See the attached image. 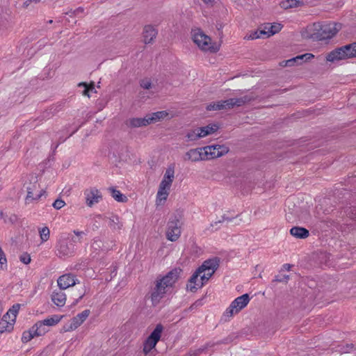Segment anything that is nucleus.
<instances>
[{
    "label": "nucleus",
    "instance_id": "f257e3e1",
    "mask_svg": "<svg viewBox=\"0 0 356 356\" xmlns=\"http://www.w3.org/2000/svg\"><path fill=\"white\" fill-rule=\"evenodd\" d=\"M219 266V259L216 257L204 261L191 277L187 288L195 291L202 288L214 274Z\"/></svg>",
    "mask_w": 356,
    "mask_h": 356
},
{
    "label": "nucleus",
    "instance_id": "f03ea898",
    "mask_svg": "<svg viewBox=\"0 0 356 356\" xmlns=\"http://www.w3.org/2000/svg\"><path fill=\"white\" fill-rule=\"evenodd\" d=\"M341 28L340 24L329 23L323 24L320 22L308 25L302 32L303 38L314 40H323L334 37Z\"/></svg>",
    "mask_w": 356,
    "mask_h": 356
},
{
    "label": "nucleus",
    "instance_id": "7ed1b4c3",
    "mask_svg": "<svg viewBox=\"0 0 356 356\" xmlns=\"http://www.w3.org/2000/svg\"><path fill=\"white\" fill-rule=\"evenodd\" d=\"M179 275V270L174 269L170 271L162 278L158 280L156 286L152 293V301L154 304H157L163 298L177 281Z\"/></svg>",
    "mask_w": 356,
    "mask_h": 356
},
{
    "label": "nucleus",
    "instance_id": "20e7f679",
    "mask_svg": "<svg viewBox=\"0 0 356 356\" xmlns=\"http://www.w3.org/2000/svg\"><path fill=\"white\" fill-rule=\"evenodd\" d=\"M175 166L173 165H169L165 170L156 195L155 204L156 206H163L168 200L175 178Z\"/></svg>",
    "mask_w": 356,
    "mask_h": 356
},
{
    "label": "nucleus",
    "instance_id": "39448f33",
    "mask_svg": "<svg viewBox=\"0 0 356 356\" xmlns=\"http://www.w3.org/2000/svg\"><path fill=\"white\" fill-rule=\"evenodd\" d=\"M191 38L193 42L203 51L216 53L220 49V44L213 41L209 35L200 29L192 31Z\"/></svg>",
    "mask_w": 356,
    "mask_h": 356
},
{
    "label": "nucleus",
    "instance_id": "423d86ee",
    "mask_svg": "<svg viewBox=\"0 0 356 356\" xmlns=\"http://www.w3.org/2000/svg\"><path fill=\"white\" fill-rule=\"evenodd\" d=\"M356 58V42L337 48L329 52L325 58L331 63Z\"/></svg>",
    "mask_w": 356,
    "mask_h": 356
},
{
    "label": "nucleus",
    "instance_id": "0eeeda50",
    "mask_svg": "<svg viewBox=\"0 0 356 356\" xmlns=\"http://www.w3.org/2000/svg\"><path fill=\"white\" fill-rule=\"evenodd\" d=\"M250 99L247 97L241 98H232L224 101L210 103L207 106V111H220L222 109H229L234 106H240Z\"/></svg>",
    "mask_w": 356,
    "mask_h": 356
},
{
    "label": "nucleus",
    "instance_id": "6e6552de",
    "mask_svg": "<svg viewBox=\"0 0 356 356\" xmlns=\"http://www.w3.org/2000/svg\"><path fill=\"white\" fill-rule=\"evenodd\" d=\"M218 129L216 124H209L205 127H196L190 130L186 137L188 141H195L200 138H204L207 136L211 135L215 133Z\"/></svg>",
    "mask_w": 356,
    "mask_h": 356
},
{
    "label": "nucleus",
    "instance_id": "1a4fd4ad",
    "mask_svg": "<svg viewBox=\"0 0 356 356\" xmlns=\"http://www.w3.org/2000/svg\"><path fill=\"white\" fill-rule=\"evenodd\" d=\"M163 327L161 324H158L149 336L143 343V351L145 355H148L151 351L155 348L156 343L161 337Z\"/></svg>",
    "mask_w": 356,
    "mask_h": 356
},
{
    "label": "nucleus",
    "instance_id": "9d476101",
    "mask_svg": "<svg viewBox=\"0 0 356 356\" xmlns=\"http://www.w3.org/2000/svg\"><path fill=\"white\" fill-rule=\"evenodd\" d=\"M250 302V298L248 294H243L234 300H233L229 307L225 310L224 316L230 318L238 314Z\"/></svg>",
    "mask_w": 356,
    "mask_h": 356
},
{
    "label": "nucleus",
    "instance_id": "9b49d317",
    "mask_svg": "<svg viewBox=\"0 0 356 356\" xmlns=\"http://www.w3.org/2000/svg\"><path fill=\"white\" fill-rule=\"evenodd\" d=\"M204 147L206 160L221 157L229 152V148L225 145H215Z\"/></svg>",
    "mask_w": 356,
    "mask_h": 356
},
{
    "label": "nucleus",
    "instance_id": "f8f14e48",
    "mask_svg": "<svg viewBox=\"0 0 356 356\" xmlns=\"http://www.w3.org/2000/svg\"><path fill=\"white\" fill-rule=\"evenodd\" d=\"M181 235V222L176 218L170 219L168 223L166 237L170 241H176Z\"/></svg>",
    "mask_w": 356,
    "mask_h": 356
},
{
    "label": "nucleus",
    "instance_id": "ddd939ff",
    "mask_svg": "<svg viewBox=\"0 0 356 356\" xmlns=\"http://www.w3.org/2000/svg\"><path fill=\"white\" fill-rule=\"evenodd\" d=\"M47 332L45 327H42L41 323H35L29 330H26L22 333V341L27 343L35 337H39Z\"/></svg>",
    "mask_w": 356,
    "mask_h": 356
},
{
    "label": "nucleus",
    "instance_id": "4468645a",
    "mask_svg": "<svg viewBox=\"0 0 356 356\" xmlns=\"http://www.w3.org/2000/svg\"><path fill=\"white\" fill-rule=\"evenodd\" d=\"M90 314V311L89 309H86L78 314L71 319L70 324L65 327V330L66 332H70L76 330L86 320Z\"/></svg>",
    "mask_w": 356,
    "mask_h": 356
},
{
    "label": "nucleus",
    "instance_id": "2eb2a0df",
    "mask_svg": "<svg viewBox=\"0 0 356 356\" xmlns=\"http://www.w3.org/2000/svg\"><path fill=\"white\" fill-rule=\"evenodd\" d=\"M86 202L88 207L100 202L102 198L101 192L96 188H90L85 191Z\"/></svg>",
    "mask_w": 356,
    "mask_h": 356
},
{
    "label": "nucleus",
    "instance_id": "dca6fc26",
    "mask_svg": "<svg viewBox=\"0 0 356 356\" xmlns=\"http://www.w3.org/2000/svg\"><path fill=\"white\" fill-rule=\"evenodd\" d=\"M186 161L197 162L200 161H206L204 147L195 148L188 150L184 156Z\"/></svg>",
    "mask_w": 356,
    "mask_h": 356
},
{
    "label": "nucleus",
    "instance_id": "f3484780",
    "mask_svg": "<svg viewBox=\"0 0 356 356\" xmlns=\"http://www.w3.org/2000/svg\"><path fill=\"white\" fill-rule=\"evenodd\" d=\"M72 244H69L65 238L60 239L57 244V251L59 257L70 256L74 252Z\"/></svg>",
    "mask_w": 356,
    "mask_h": 356
},
{
    "label": "nucleus",
    "instance_id": "a211bd4d",
    "mask_svg": "<svg viewBox=\"0 0 356 356\" xmlns=\"http://www.w3.org/2000/svg\"><path fill=\"white\" fill-rule=\"evenodd\" d=\"M42 194L43 191L40 188V185L35 182L31 187H27L26 202L29 203L32 200L40 199Z\"/></svg>",
    "mask_w": 356,
    "mask_h": 356
},
{
    "label": "nucleus",
    "instance_id": "6ab92c4d",
    "mask_svg": "<svg viewBox=\"0 0 356 356\" xmlns=\"http://www.w3.org/2000/svg\"><path fill=\"white\" fill-rule=\"evenodd\" d=\"M57 283L60 289L65 290L74 286L76 284V280L71 274H65L58 277Z\"/></svg>",
    "mask_w": 356,
    "mask_h": 356
},
{
    "label": "nucleus",
    "instance_id": "aec40b11",
    "mask_svg": "<svg viewBox=\"0 0 356 356\" xmlns=\"http://www.w3.org/2000/svg\"><path fill=\"white\" fill-rule=\"evenodd\" d=\"M283 26L280 23L266 24L261 29L264 38H269L280 32Z\"/></svg>",
    "mask_w": 356,
    "mask_h": 356
},
{
    "label": "nucleus",
    "instance_id": "412c9836",
    "mask_svg": "<svg viewBox=\"0 0 356 356\" xmlns=\"http://www.w3.org/2000/svg\"><path fill=\"white\" fill-rule=\"evenodd\" d=\"M158 31L152 25H147L144 27L143 31V40L145 44H151L152 43Z\"/></svg>",
    "mask_w": 356,
    "mask_h": 356
},
{
    "label": "nucleus",
    "instance_id": "4be33fe9",
    "mask_svg": "<svg viewBox=\"0 0 356 356\" xmlns=\"http://www.w3.org/2000/svg\"><path fill=\"white\" fill-rule=\"evenodd\" d=\"M314 57V56L312 54H305L302 55L298 56L296 57H294L293 58L289 59L287 60L283 61L282 63V65L285 66H293L296 63L297 64H301L305 61L309 60L312 59Z\"/></svg>",
    "mask_w": 356,
    "mask_h": 356
},
{
    "label": "nucleus",
    "instance_id": "5701e85b",
    "mask_svg": "<svg viewBox=\"0 0 356 356\" xmlns=\"http://www.w3.org/2000/svg\"><path fill=\"white\" fill-rule=\"evenodd\" d=\"M150 124L148 115L144 118H133L129 120L128 125L132 128L147 127Z\"/></svg>",
    "mask_w": 356,
    "mask_h": 356
},
{
    "label": "nucleus",
    "instance_id": "b1692460",
    "mask_svg": "<svg viewBox=\"0 0 356 356\" xmlns=\"http://www.w3.org/2000/svg\"><path fill=\"white\" fill-rule=\"evenodd\" d=\"M21 307L20 304H15L3 316L1 319H5L12 323H15L17 314Z\"/></svg>",
    "mask_w": 356,
    "mask_h": 356
},
{
    "label": "nucleus",
    "instance_id": "393cba45",
    "mask_svg": "<svg viewBox=\"0 0 356 356\" xmlns=\"http://www.w3.org/2000/svg\"><path fill=\"white\" fill-rule=\"evenodd\" d=\"M150 124L158 122L165 118H171L170 114L165 111H158L148 114Z\"/></svg>",
    "mask_w": 356,
    "mask_h": 356
},
{
    "label": "nucleus",
    "instance_id": "a878e982",
    "mask_svg": "<svg viewBox=\"0 0 356 356\" xmlns=\"http://www.w3.org/2000/svg\"><path fill=\"white\" fill-rule=\"evenodd\" d=\"M51 300L58 307H63L66 302V295L61 291H54L51 295Z\"/></svg>",
    "mask_w": 356,
    "mask_h": 356
},
{
    "label": "nucleus",
    "instance_id": "bb28decb",
    "mask_svg": "<svg viewBox=\"0 0 356 356\" xmlns=\"http://www.w3.org/2000/svg\"><path fill=\"white\" fill-rule=\"evenodd\" d=\"M212 346L213 345L210 344L203 346L196 350H191L185 356H200L203 354H211L213 353V350H210Z\"/></svg>",
    "mask_w": 356,
    "mask_h": 356
},
{
    "label": "nucleus",
    "instance_id": "cd10ccee",
    "mask_svg": "<svg viewBox=\"0 0 356 356\" xmlns=\"http://www.w3.org/2000/svg\"><path fill=\"white\" fill-rule=\"evenodd\" d=\"M303 4V1L300 0H283L280 2L281 8L285 10L299 8L302 6Z\"/></svg>",
    "mask_w": 356,
    "mask_h": 356
},
{
    "label": "nucleus",
    "instance_id": "c85d7f7f",
    "mask_svg": "<svg viewBox=\"0 0 356 356\" xmlns=\"http://www.w3.org/2000/svg\"><path fill=\"white\" fill-rule=\"evenodd\" d=\"M63 316L53 315L49 318H45L42 321H38L36 323H41L42 327L47 326H53L58 323L62 319Z\"/></svg>",
    "mask_w": 356,
    "mask_h": 356
},
{
    "label": "nucleus",
    "instance_id": "c756f323",
    "mask_svg": "<svg viewBox=\"0 0 356 356\" xmlns=\"http://www.w3.org/2000/svg\"><path fill=\"white\" fill-rule=\"evenodd\" d=\"M292 236L298 238H305L309 236V231L303 227H294L290 230Z\"/></svg>",
    "mask_w": 356,
    "mask_h": 356
},
{
    "label": "nucleus",
    "instance_id": "7c9ffc66",
    "mask_svg": "<svg viewBox=\"0 0 356 356\" xmlns=\"http://www.w3.org/2000/svg\"><path fill=\"white\" fill-rule=\"evenodd\" d=\"M111 193V196L113 198L118 202H126L128 200L127 196L122 194L120 191L116 190L115 188L109 189Z\"/></svg>",
    "mask_w": 356,
    "mask_h": 356
},
{
    "label": "nucleus",
    "instance_id": "2f4dec72",
    "mask_svg": "<svg viewBox=\"0 0 356 356\" xmlns=\"http://www.w3.org/2000/svg\"><path fill=\"white\" fill-rule=\"evenodd\" d=\"M78 87L83 88V90L82 92L83 95L90 97V92H96L95 89L94 83H91L90 84H87L86 83L81 82L78 84Z\"/></svg>",
    "mask_w": 356,
    "mask_h": 356
},
{
    "label": "nucleus",
    "instance_id": "473e14b6",
    "mask_svg": "<svg viewBox=\"0 0 356 356\" xmlns=\"http://www.w3.org/2000/svg\"><path fill=\"white\" fill-rule=\"evenodd\" d=\"M15 323L1 319L0 321V332L3 333L5 332H11L13 329Z\"/></svg>",
    "mask_w": 356,
    "mask_h": 356
},
{
    "label": "nucleus",
    "instance_id": "72a5a7b5",
    "mask_svg": "<svg viewBox=\"0 0 356 356\" xmlns=\"http://www.w3.org/2000/svg\"><path fill=\"white\" fill-rule=\"evenodd\" d=\"M109 225L114 229H120L122 227L120 218L117 216H112L110 218Z\"/></svg>",
    "mask_w": 356,
    "mask_h": 356
},
{
    "label": "nucleus",
    "instance_id": "f704fd0d",
    "mask_svg": "<svg viewBox=\"0 0 356 356\" xmlns=\"http://www.w3.org/2000/svg\"><path fill=\"white\" fill-rule=\"evenodd\" d=\"M258 38H264L261 29L250 32L244 38L245 40H254Z\"/></svg>",
    "mask_w": 356,
    "mask_h": 356
},
{
    "label": "nucleus",
    "instance_id": "c9c22d12",
    "mask_svg": "<svg viewBox=\"0 0 356 356\" xmlns=\"http://www.w3.org/2000/svg\"><path fill=\"white\" fill-rule=\"evenodd\" d=\"M40 236L42 242L47 241L49 238L50 231L47 227H44L39 231Z\"/></svg>",
    "mask_w": 356,
    "mask_h": 356
},
{
    "label": "nucleus",
    "instance_id": "e433bc0d",
    "mask_svg": "<svg viewBox=\"0 0 356 356\" xmlns=\"http://www.w3.org/2000/svg\"><path fill=\"white\" fill-rule=\"evenodd\" d=\"M65 201L61 199L56 200L52 204L54 208L57 210L62 209L63 207H65Z\"/></svg>",
    "mask_w": 356,
    "mask_h": 356
},
{
    "label": "nucleus",
    "instance_id": "4c0bfd02",
    "mask_svg": "<svg viewBox=\"0 0 356 356\" xmlns=\"http://www.w3.org/2000/svg\"><path fill=\"white\" fill-rule=\"evenodd\" d=\"M140 86L144 89H149L152 87V83L149 79H143L141 81Z\"/></svg>",
    "mask_w": 356,
    "mask_h": 356
},
{
    "label": "nucleus",
    "instance_id": "58836bf2",
    "mask_svg": "<svg viewBox=\"0 0 356 356\" xmlns=\"http://www.w3.org/2000/svg\"><path fill=\"white\" fill-rule=\"evenodd\" d=\"M20 261L25 264H29L31 262V257L29 254H24L20 257Z\"/></svg>",
    "mask_w": 356,
    "mask_h": 356
},
{
    "label": "nucleus",
    "instance_id": "ea45409f",
    "mask_svg": "<svg viewBox=\"0 0 356 356\" xmlns=\"http://www.w3.org/2000/svg\"><path fill=\"white\" fill-rule=\"evenodd\" d=\"M102 241L100 240H95L92 244V248L95 250H98L102 247Z\"/></svg>",
    "mask_w": 356,
    "mask_h": 356
},
{
    "label": "nucleus",
    "instance_id": "a19ab883",
    "mask_svg": "<svg viewBox=\"0 0 356 356\" xmlns=\"http://www.w3.org/2000/svg\"><path fill=\"white\" fill-rule=\"evenodd\" d=\"M6 262V259L4 253L3 252L1 248H0V264H3Z\"/></svg>",
    "mask_w": 356,
    "mask_h": 356
},
{
    "label": "nucleus",
    "instance_id": "79ce46f5",
    "mask_svg": "<svg viewBox=\"0 0 356 356\" xmlns=\"http://www.w3.org/2000/svg\"><path fill=\"white\" fill-rule=\"evenodd\" d=\"M202 305H203L202 300H198L193 305H191V307L190 308L191 309H193V308H196V307H200Z\"/></svg>",
    "mask_w": 356,
    "mask_h": 356
},
{
    "label": "nucleus",
    "instance_id": "37998d69",
    "mask_svg": "<svg viewBox=\"0 0 356 356\" xmlns=\"http://www.w3.org/2000/svg\"><path fill=\"white\" fill-rule=\"evenodd\" d=\"M204 3L208 5V6H212L214 0H202Z\"/></svg>",
    "mask_w": 356,
    "mask_h": 356
},
{
    "label": "nucleus",
    "instance_id": "c03bdc74",
    "mask_svg": "<svg viewBox=\"0 0 356 356\" xmlns=\"http://www.w3.org/2000/svg\"><path fill=\"white\" fill-rule=\"evenodd\" d=\"M74 233L79 237H81L83 235H85V233L83 232L80 231H74Z\"/></svg>",
    "mask_w": 356,
    "mask_h": 356
},
{
    "label": "nucleus",
    "instance_id": "a18cd8bd",
    "mask_svg": "<svg viewBox=\"0 0 356 356\" xmlns=\"http://www.w3.org/2000/svg\"><path fill=\"white\" fill-rule=\"evenodd\" d=\"M291 268V266L289 265V264H284L283 266V268L286 270H290Z\"/></svg>",
    "mask_w": 356,
    "mask_h": 356
},
{
    "label": "nucleus",
    "instance_id": "49530a36",
    "mask_svg": "<svg viewBox=\"0 0 356 356\" xmlns=\"http://www.w3.org/2000/svg\"><path fill=\"white\" fill-rule=\"evenodd\" d=\"M288 279H289V277H288V276H286V277H284L283 279L277 280V281H279V282H283V281H286Z\"/></svg>",
    "mask_w": 356,
    "mask_h": 356
},
{
    "label": "nucleus",
    "instance_id": "de8ad7c7",
    "mask_svg": "<svg viewBox=\"0 0 356 356\" xmlns=\"http://www.w3.org/2000/svg\"><path fill=\"white\" fill-rule=\"evenodd\" d=\"M31 3H38L39 2L40 0H29Z\"/></svg>",
    "mask_w": 356,
    "mask_h": 356
},
{
    "label": "nucleus",
    "instance_id": "09e8293b",
    "mask_svg": "<svg viewBox=\"0 0 356 356\" xmlns=\"http://www.w3.org/2000/svg\"><path fill=\"white\" fill-rule=\"evenodd\" d=\"M0 217L1 218L3 217V212L2 211H0Z\"/></svg>",
    "mask_w": 356,
    "mask_h": 356
},
{
    "label": "nucleus",
    "instance_id": "8fccbe9b",
    "mask_svg": "<svg viewBox=\"0 0 356 356\" xmlns=\"http://www.w3.org/2000/svg\"><path fill=\"white\" fill-rule=\"evenodd\" d=\"M82 11H83V9H82V8H78V9L76 10V12H77V13H78V12H82Z\"/></svg>",
    "mask_w": 356,
    "mask_h": 356
}]
</instances>
